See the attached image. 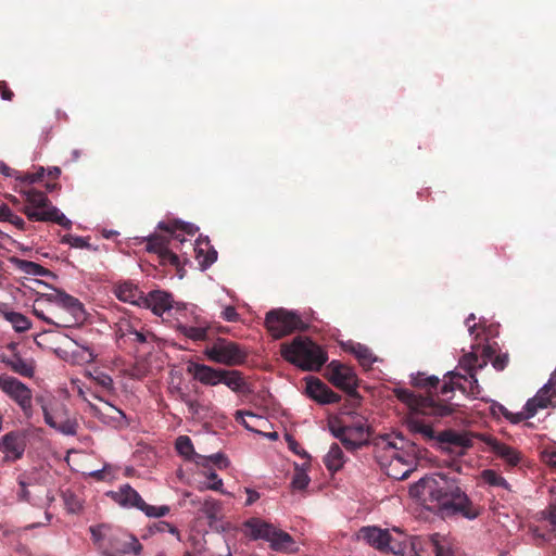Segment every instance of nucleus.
<instances>
[{
    "mask_svg": "<svg viewBox=\"0 0 556 556\" xmlns=\"http://www.w3.org/2000/svg\"><path fill=\"white\" fill-rule=\"evenodd\" d=\"M326 377L331 384L346 393L352 407L359 405L358 378L353 368L338 361H332L327 366Z\"/></svg>",
    "mask_w": 556,
    "mask_h": 556,
    "instance_id": "obj_9",
    "label": "nucleus"
},
{
    "mask_svg": "<svg viewBox=\"0 0 556 556\" xmlns=\"http://www.w3.org/2000/svg\"><path fill=\"white\" fill-rule=\"evenodd\" d=\"M0 389L20 406L27 419L33 417V393L25 383L14 377L0 376Z\"/></svg>",
    "mask_w": 556,
    "mask_h": 556,
    "instance_id": "obj_13",
    "label": "nucleus"
},
{
    "mask_svg": "<svg viewBox=\"0 0 556 556\" xmlns=\"http://www.w3.org/2000/svg\"><path fill=\"white\" fill-rule=\"evenodd\" d=\"M438 441L448 446L466 450L472 446V440L467 433H460L454 430H445L439 433ZM463 455L464 451L458 452Z\"/></svg>",
    "mask_w": 556,
    "mask_h": 556,
    "instance_id": "obj_26",
    "label": "nucleus"
},
{
    "mask_svg": "<svg viewBox=\"0 0 556 556\" xmlns=\"http://www.w3.org/2000/svg\"><path fill=\"white\" fill-rule=\"evenodd\" d=\"M4 318L12 324L13 328L17 332H24L28 330L31 326L29 319L21 313L17 312H4Z\"/></svg>",
    "mask_w": 556,
    "mask_h": 556,
    "instance_id": "obj_39",
    "label": "nucleus"
},
{
    "mask_svg": "<svg viewBox=\"0 0 556 556\" xmlns=\"http://www.w3.org/2000/svg\"><path fill=\"white\" fill-rule=\"evenodd\" d=\"M495 353L496 349L491 344H486L483 345L480 357L476 352L465 354L459 361V367L468 377L454 371L447 372L445 377L450 378V381H445L440 390V394L444 396V399L432 394L426 396L415 394L413 391L404 388L394 389V395L416 414L433 417L450 416L456 412V407L458 406L450 402L456 389L472 395L479 393L478 379L476 378L478 369L484 368L490 361L492 366L498 371L507 367L509 363L508 353L498 355H495Z\"/></svg>",
    "mask_w": 556,
    "mask_h": 556,
    "instance_id": "obj_1",
    "label": "nucleus"
},
{
    "mask_svg": "<svg viewBox=\"0 0 556 556\" xmlns=\"http://www.w3.org/2000/svg\"><path fill=\"white\" fill-rule=\"evenodd\" d=\"M111 549L110 554H127L134 553L139 554L142 549V545L139 541L132 536L125 533H117L111 539ZM109 554V552L106 553Z\"/></svg>",
    "mask_w": 556,
    "mask_h": 556,
    "instance_id": "obj_23",
    "label": "nucleus"
},
{
    "mask_svg": "<svg viewBox=\"0 0 556 556\" xmlns=\"http://www.w3.org/2000/svg\"><path fill=\"white\" fill-rule=\"evenodd\" d=\"M33 313L36 317L43 320L45 323L49 325H53L55 327H68V321L66 318H59L58 320L50 318L47 316L43 312V309L40 307V302L37 300L33 306Z\"/></svg>",
    "mask_w": 556,
    "mask_h": 556,
    "instance_id": "obj_43",
    "label": "nucleus"
},
{
    "mask_svg": "<svg viewBox=\"0 0 556 556\" xmlns=\"http://www.w3.org/2000/svg\"><path fill=\"white\" fill-rule=\"evenodd\" d=\"M389 534L390 532L387 529L368 526L359 529L358 539L365 541L376 549L383 552V549H386Z\"/></svg>",
    "mask_w": 556,
    "mask_h": 556,
    "instance_id": "obj_22",
    "label": "nucleus"
},
{
    "mask_svg": "<svg viewBox=\"0 0 556 556\" xmlns=\"http://www.w3.org/2000/svg\"><path fill=\"white\" fill-rule=\"evenodd\" d=\"M116 298L123 302L135 304L141 307L144 293L131 282H123L114 289Z\"/></svg>",
    "mask_w": 556,
    "mask_h": 556,
    "instance_id": "obj_25",
    "label": "nucleus"
},
{
    "mask_svg": "<svg viewBox=\"0 0 556 556\" xmlns=\"http://www.w3.org/2000/svg\"><path fill=\"white\" fill-rule=\"evenodd\" d=\"M222 316L227 321H237L239 319V314L237 313L236 308L233 306H227L223 313Z\"/></svg>",
    "mask_w": 556,
    "mask_h": 556,
    "instance_id": "obj_54",
    "label": "nucleus"
},
{
    "mask_svg": "<svg viewBox=\"0 0 556 556\" xmlns=\"http://www.w3.org/2000/svg\"><path fill=\"white\" fill-rule=\"evenodd\" d=\"M306 394L318 404H333L341 400V396L332 391L325 382L318 378H309L306 380Z\"/></svg>",
    "mask_w": 556,
    "mask_h": 556,
    "instance_id": "obj_17",
    "label": "nucleus"
},
{
    "mask_svg": "<svg viewBox=\"0 0 556 556\" xmlns=\"http://www.w3.org/2000/svg\"><path fill=\"white\" fill-rule=\"evenodd\" d=\"M281 356L307 371H318L328 361L327 352L306 337H296L290 343H282Z\"/></svg>",
    "mask_w": 556,
    "mask_h": 556,
    "instance_id": "obj_3",
    "label": "nucleus"
},
{
    "mask_svg": "<svg viewBox=\"0 0 556 556\" xmlns=\"http://www.w3.org/2000/svg\"><path fill=\"white\" fill-rule=\"evenodd\" d=\"M46 175V169L43 167L37 168L35 173H25L16 178L23 182L34 184L43 179Z\"/></svg>",
    "mask_w": 556,
    "mask_h": 556,
    "instance_id": "obj_49",
    "label": "nucleus"
},
{
    "mask_svg": "<svg viewBox=\"0 0 556 556\" xmlns=\"http://www.w3.org/2000/svg\"><path fill=\"white\" fill-rule=\"evenodd\" d=\"M20 490L17 497L34 506L48 508L54 501V495L46 486V477L37 469L21 473L17 478Z\"/></svg>",
    "mask_w": 556,
    "mask_h": 556,
    "instance_id": "obj_6",
    "label": "nucleus"
},
{
    "mask_svg": "<svg viewBox=\"0 0 556 556\" xmlns=\"http://www.w3.org/2000/svg\"><path fill=\"white\" fill-rule=\"evenodd\" d=\"M265 326L274 339H280L294 331L304 330L306 327L300 315L285 308L269 311L265 317Z\"/></svg>",
    "mask_w": 556,
    "mask_h": 556,
    "instance_id": "obj_11",
    "label": "nucleus"
},
{
    "mask_svg": "<svg viewBox=\"0 0 556 556\" xmlns=\"http://www.w3.org/2000/svg\"><path fill=\"white\" fill-rule=\"evenodd\" d=\"M435 556H457V551L453 539L450 536L434 533Z\"/></svg>",
    "mask_w": 556,
    "mask_h": 556,
    "instance_id": "obj_32",
    "label": "nucleus"
},
{
    "mask_svg": "<svg viewBox=\"0 0 556 556\" xmlns=\"http://www.w3.org/2000/svg\"><path fill=\"white\" fill-rule=\"evenodd\" d=\"M200 266L205 269L217 260V251L206 242H198L194 247Z\"/></svg>",
    "mask_w": 556,
    "mask_h": 556,
    "instance_id": "obj_29",
    "label": "nucleus"
},
{
    "mask_svg": "<svg viewBox=\"0 0 556 556\" xmlns=\"http://www.w3.org/2000/svg\"><path fill=\"white\" fill-rule=\"evenodd\" d=\"M26 204L22 205L20 211L26 215L31 222H51L60 225L65 229L72 227V222L60 212L48 199L43 191L35 188H26L21 190Z\"/></svg>",
    "mask_w": 556,
    "mask_h": 556,
    "instance_id": "obj_4",
    "label": "nucleus"
},
{
    "mask_svg": "<svg viewBox=\"0 0 556 556\" xmlns=\"http://www.w3.org/2000/svg\"><path fill=\"white\" fill-rule=\"evenodd\" d=\"M0 94L3 100L11 101L14 97L13 91L8 87L5 81H0Z\"/></svg>",
    "mask_w": 556,
    "mask_h": 556,
    "instance_id": "obj_58",
    "label": "nucleus"
},
{
    "mask_svg": "<svg viewBox=\"0 0 556 556\" xmlns=\"http://www.w3.org/2000/svg\"><path fill=\"white\" fill-rule=\"evenodd\" d=\"M223 368H214L205 364L191 362L188 364L187 372L204 386L215 387L220 383Z\"/></svg>",
    "mask_w": 556,
    "mask_h": 556,
    "instance_id": "obj_18",
    "label": "nucleus"
},
{
    "mask_svg": "<svg viewBox=\"0 0 556 556\" xmlns=\"http://www.w3.org/2000/svg\"><path fill=\"white\" fill-rule=\"evenodd\" d=\"M408 427L413 432L420 433L422 437L427 439L434 438V431L430 425L425 424L422 420L418 418H410L408 421Z\"/></svg>",
    "mask_w": 556,
    "mask_h": 556,
    "instance_id": "obj_42",
    "label": "nucleus"
},
{
    "mask_svg": "<svg viewBox=\"0 0 556 556\" xmlns=\"http://www.w3.org/2000/svg\"><path fill=\"white\" fill-rule=\"evenodd\" d=\"M480 440L488 445L491 451L502 458L508 466H517L520 460V454L511 446L498 441L495 437L489 434H479Z\"/></svg>",
    "mask_w": 556,
    "mask_h": 556,
    "instance_id": "obj_19",
    "label": "nucleus"
},
{
    "mask_svg": "<svg viewBox=\"0 0 556 556\" xmlns=\"http://www.w3.org/2000/svg\"><path fill=\"white\" fill-rule=\"evenodd\" d=\"M63 243H67L72 248L77 249H91V245L89 244L87 238L84 237H77L72 235H65L62 240Z\"/></svg>",
    "mask_w": 556,
    "mask_h": 556,
    "instance_id": "obj_48",
    "label": "nucleus"
},
{
    "mask_svg": "<svg viewBox=\"0 0 556 556\" xmlns=\"http://www.w3.org/2000/svg\"><path fill=\"white\" fill-rule=\"evenodd\" d=\"M410 494L444 515H462L475 519L478 513L462 486L460 480L445 473L421 478L410 488Z\"/></svg>",
    "mask_w": 556,
    "mask_h": 556,
    "instance_id": "obj_2",
    "label": "nucleus"
},
{
    "mask_svg": "<svg viewBox=\"0 0 556 556\" xmlns=\"http://www.w3.org/2000/svg\"><path fill=\"white\" fill-rule=\"evenodd\" d=\"M412 383L414 387L417 388L432 389L437 388V386L439 384V378L435 376L424 377V375L419 374L417 377L413 378Z\"/></svg>",
    "mask_w": 556,
    "mask_h": 556,
    "instance_id": "obj_46",
    "label": "nucleus"
},
{
    "mask_svg": "<svg viewBox=\"0 0 556 556\" xmlns=\"http://www.w3.org/2000/svg\"><path fill=\"white\" fill-rule=\"evenodd\" d=\"M351 351L363 367L369 368L376 362V357L374 356L371 350L366 345L356 343L352 346Z\"/></svg>",
    "mask_w": 556,
    "mask_h": 556,
    "instance_id": "obj_37",
    "label": "nucleus"
},
{
    "mask_svg": "<svg viewBox=\"0 0 556 556\" xmlns=\"http://www.w3.org/2000/svg\"><path fill=\"white\" fill-rule=\"evenodd\" d=\"M173 306L172 294L163 290H153L143 295L141 307L150 308L156 316H162Z\"/></svg>",
    "mask_w": 556,
    "mask_h": 556,
    "instance_id": "obj_20",
    "label": "nucleus"
},
{
    "mask_svg": "<svg viewBox=\"0 0 556 556\" xmlns=\"http://www.w3.org/2000/svg\"><path fill=\"white\" fill-rule=\"evenodd\" d=\"M245 492L248 495L247 501H245L247 506H251L253 503H255L260 498V493L255 490L245 489Z\"/></svg>",
    "mask_w": 556,
    "mask_h": 556,
    "instance_id": "obj_61",
    "label": "nucleus"
},
{
    "mask_svg": "<svg viewBox=\"0 0 556 556\" xmlns=\"http://www.w3.org/2000/svg\"><path fill=\"white\" fill-rule=\"evenodd\" d=\"M201 510L212 525L220 518L222 503L214 498H205L202 503Z\"/></svg>",
    "mask_w": 556,
    "mask_h": 556,
    "instance_id": "obj_36",
    "label": "nucleus"
},
{
    "mask_svg": "<svg viewBox=\"0 0 556 556\" xmlns=\"http://www.w3.org/2000/svg\"><path fill=\"white\" fill-rule=\"evenodd\" d=\"M92 380L104 391L112 392L114 390L113 379L104 372H96V375L92 376Z\"/></svg>",
    "mask_w": 556,
    "mask_h": 556,
    "instance_id": "obj_47",
    "label": "nucleus"
},
{
    "mask_svg": "<svg viewBox=\"0 0 556 556\" xmlns=\"http://www.w3.org/2000/svg\"><path fill=\"white\" fill-rule=\"evenodd\" d=\"M181 401L187 405L192 417H204L208 412V406L198 400H192L186 394L181 395Z\"/></svg>",
    "mask_w": 556,
    "mask_h": 556,
    "instance_id": "obj_41",
    "label": "nucleus"
},
{
    "mask_svg": "<svg viewBox=\"0 0 556 556\" xmlns=\"http://www.w3.org/2000/svg\"><path fill=\"white\" fill-rule=\"evenodd\" d=\"M175 447L176 451L188 460L192 459L193 456L201 457L194 453L192 441L188 435L178 437L175 443Z\"/></svg>",
    "mask_w": 556,
    "mask_h": 556,
    "instance_id": "obj_40",
    "label": "nucleus"
},
{
    "mask_svg": "<svg viewBox=\"0 0 556 556\" xmlns=\"http://www.w3.org/2000/svg\"><path fill=\"white\" fill-rule=\"evenodd\" d=\"M235 419L237 422H240L247 430L258 432L256 426L260 422H265L263 418L250 410H237L235 414Z\"/></svg>",
    "mask_w": 556,
    "mask_h": 556,
    "instance_id": "obj_33",
    "label": "nucleus"
},
{
    "mask_svg": "<svg viewBox=\"0 0 556 556\" xmlns=\"http://www.w3.org/2000/svg\"><path fill=\"white\" fill-rule=\"evenodd\" d=\"M105 526H99V527H91L90 532L94 541H100L103 539V530H105Z\"/></svg>",
    "mask_w": 556,
    "mask_h": 556,
    "instance_id": "obj_63",
    "label": "nucleus"
},
{
    "mask_svg": "<svg viewBox=\"0 0 556 556\" xmlns=\"http://www.w3.org/2000/svg\"><path fill=\"white\" fill-rule=\"evenodd\" d=\"M63 498L68 511L77 513L81 509V501L75 493L66 491L63 493Z\"/></svg>",
    "mask_w": 556,
    "mask_h": 556,
    "instance_id": "obj_45",
    "label": "nucleus"
},
{
    "mask_svg": "<svg viewBox=\"0 0 556 556\" xmlns=\"http://www.w3.org/2000/svg\"><path fill=\"white\" fill-rule=\"evenodd\" d=\"M532 416H530L529 412H527L525 409V412H519V413H511V416H507V420H509L511 424H519L526 419H529L531 418Z\"/></svg>",
    "mask_w": 556,
    "mask_h": 556,
    "instance_id": "obj_57",
    "label": "nucleus"
},
{
    "mask_svg": "<svg viewBox=\"0 0 556 556\" xmlns=\"http://www.w3.org/2000/svg\"><path fill=\"white\" fill-rule=\"evenodd\" d=\"M177 331L192 341H205L207 339V328L203 326H188L179 323Z\"/></svg>",
    "mask_w": 556,
    "mask_h": 556,
    "instance_id": "obj_34",
    "label": "nucleus"
},
{
    "mask_svg": "<svg viewBox=\"0 0 556 556\" xmlns=\"http://www.w3.org/2000/svg\"><path fill=\"white\" fill-rule=\"evenodd\" d=\"M26 448V435L22 431H10L0 439V451L7 459L17 460Z\"/></svg>",
    "mask_w": 556,
    "mask_h": 556,
    "instance_id": "obj_16",
    "label": "nucleus"
},
{
    "mask_svg": "<svg viewBox=\"0 0 556 556\" xmlns=\"http://www.w3.org/2000/svg\"><path fill=\"white\" fill-rule=\"evenodd\" d=\"M344 454L339 444H331L327 455L325 456L324 463L328 470L338 471L343 467Z\"/></svg>",
    "mask_w": 556,
    "mask_h": 556,
    "instance_id": "obj_31",
    "label": "nucleus"
},
{
    "mask_svg": "<svg viewBox=\"0 0 556 556\" xmlns=\"http://www.w3.org/2000/svg\"><path fill=\"white\" fill-rule=\"evenodd\" d=\"M8 223L14 225L18 230H26L25 220L14 213L12 214Z\"/></svg>",
    "mask_w": 556,
    "mask_h": 556,
    "instance_id": "obj_60",
    "label": "nucleus"
},
{
    "mask_svg": "<svg viewBox=\"0 0 556 556\" xmlns=\"http://www.w3.org/2000/svg\"><path fill=\"white\" fill-rule=\"evenodd\" d=\"M382 553H392L395 556H415L416 544L410 542L402 533L397 538L389 534L386 549Z\"/></svg>",
    "mask_w": 556,
    "mask_h": 556,
    "instance_id": "obj_24",
    "label": "nucleus"
},
{
    "mask_svg": "<svg viewBox=\"0 0 556 556\" xmlns=\"http://www.w3.org/2000/svg\"><path fill=\"white\" fill-rule=\"evenodd\" d=\"M204 354L210 361L228 367L243 365L248 358V352L239 343L225 338H217Z\"/></svg>",
    "mask_w": 556,
    "mask_h": 556,
    "instance_id": "obj_10",
    "label": "nucleus"
},
{
    "mask_svg": "<svg viewBox=\"0 0 556 556\" xmlns=\"http://www.w3.org/2000/svg\"><path fill=\"white\" fill-rule=\"evenodd\" d=\"M382 446L383 450H394L395 452L391 455V457L397 459L399 462H403V457L399 454V450L402 446H399L397 442L391 438V435L386 434L380 438V442L378 443Z\"/></svg>",
    "mask_w": 556,
    "mask_h": 556,
    "instance_id": "obj_44",
    "label": "nucleus"
},
{
    "mask_svg": "<svg viewBox=\"0 0 556 556\" xmlns=\"http://www.w3.org/2000/svg\"><path fill=\"white\" fill-rule=\"evenodd\" d=\"M7 365L16 374L30 378L35 372V364L31 359H24L20 355H13L7 362Z\"/></svg>",
    "mask_w": 556,
    "mask_h": 556,
    "instance_id": "obj_30",
    "label": "nucleus"
},
{
    "mask_svg": "<svg viewBox=\"0 0 556 556\" xmlns=\"http://www.w3.org/2000/svg\"><path fill=\"white\" fill-rule=\"evenodd\" d=\"M154 338V334L150 331L137 330V332H132V337L129 340L135 343L144 344L153 341Z\"/></svg>",
    "mask_w": 556,
    "mask_h": 556,
    "instance_id": "obj_51",
    "label": "nucleus"
},
{
    "mask_svg": "<svg viewBox=\"0 0 556 556\" xmlns=\"http://www.w3.org/2000/svg\"><path fill=\"white\" fill-rule=\"evenodd\" d=\"M416 544V554L419 556H435L434 533L414 541Z\"/></svg>",
    "mask_w": 556,
    "mask_h": 556,
    "instance_id": "obj_38",
    "label": "nucleus"
},
{
    "mask_svg": "<svg viewBox=\"0 0 556 556\" xmlns=\"http://www.w3.org/2000/svg\"><path fill=\"white\" fill-rule=\"evenodd\" d=\"M35 401L41 407L45 422L49 427L66 435H75L77 433V420H63L61 422L55 420V401L43 395H37Z\"/></svg>",
    "mask_w": 556,
    "mask_h": 556,
    "instance_id": "obj_15",
    "label": "nucleus"
},
{
    "mask_svg": "<svg viewBox=\"0 0 556 556\" xmlns=\"http://www.w3.org/2000/svg\"><path fill=\"white\" fill-rule=\"evenodd\" d=\"M159 228L165 230L169 236L157 233L151 235L147 239V251L150 253H155L161 265H172L178 267L179 257L170 249L172 240L175 239L184 242V239H180L179 235H176V230L181 229L185 232L192 235L194 232V227L190 224L176 222L174 225L160 223Z\"/></svg>",
    "mask_w": 556,
    "mask_h": 556,
    "instance_id": "obj_5",
    "label": "nucleus"
},
{
    "mask_svg": "<svg viewBox=\"0 0 556 556\" xmlns=\"http://www.w3.org/2000/svg\"><path fill=\"white\" fill-rule=\"evenodd\" d=\"M55 420L61 422L63 420H76L67 415V410L64 405H55Z\"/></svg>",
    "mask_w": 556,
    "mask_h": 556,
    "instance_id": "obj_55",
    "label": "nucleus"
},
{
    "mask_svg": "<svg viewBox=\"0 0 556 556\" xmlns=\"http://www.w3.org/2000/svg\"><path fill=\"white\" fill-rule=\"evenodd\" d=\"M481 480L490 486L503 488L507 491H511L510 484L507 480L498 472L493 469H484L480 473Z\"/></svg>",
    "mask_w": 556,
    "mask_h": 556,
    "instance_id": "obj_35",
    "label": "nucleus"
},
{
    "mask_svg": "<svg viewBox=\"0 0 556 556\" xmlns=\"http://www.w3.org/2000/svg\"><path fill=\"white\" fill-rule=\"evenodd\" d=\"M208 480L212 481L211 484L207 485V489L214 490V491H220L223 486V480L217 476L216 472L211 471L207 476Z\"/></svg>",
    "mask_w": 556,
    "mask_h": 556,
    "instance_id": "obj_53",
    "label": "nucleus"
},
{
    "mask_svg": "<svg viewBox=\"0 0 556 556\" xmlns=\"http://www.w3.org/2000/svg\"><path fill=\"white\" fill-rule=\"evenodd\" d=\"M248 535L252 540H265L269 542L271 549L276 552H294V540L286 531L260 518H250L244 522Z\"/></svg>",
    "mask_w": 556,
    "mask_h": 556,
    "instance_id": "obj_8",
    "label": "nucleus"
},
{
    "mask_svg": "<svg viewBox=\"0 0 556 556\" xmlns=\"http://www.w3.org/2000/svg\"><path fill=\"white\" fill-rule=\"evenodd\" d=\"M13 212L7 204L0 205V222H9Z\"/></svg>",
    "mask_w": 556,
    "mask_h": 556,
    "instance_id": "obj_62",
    "label": "nucleus"
},
{
    "mask_svg": "<svg viewBox=\"0 0 556 556\" xmlns=\"http://www.w3.org/2000/svg\"><path fill=\"white\" fill-rule=\"evenodd\" d=\"M548 522L552 526V531L556 536V506H552L548 513Z\"/></svg>",
    "mask_w": 556,
    "mask_h": 556,
    "instance_id": "obj_64",
    "label": "nucleus"
},
{
    "mask_svg": "<svg viewBox=\"0 0 556 556\" xmlns=\"http://www.w3.org/2000/svg\"><path fill=\"white\" fill-rule=\"evenodd\" d=\"M112 498L122 506L135 507L143 511L148 517H163L169 513V507L166 505L156 507L147 504L129 484H124L118 491L112 492Z\"/></svg>",
    "mask_w": 556,
    "mask_h": 556,
    "instance_id": "obj_12",
    "label": "nucleus"
},
{
    "mask_svg": "<svg viewBox=\"0 0 556 556\" xmlns=\"http://www.w3.org/2000/svg\"><path fill=\"white\" fill-rule=\"evenodd\" d=\"M157 531L160 532H169L172 534H176L177 536H179V532L177 530L176 527H174L173 525L168 523V522H165V521H160L159 525H157Z\"/></svg>",
    "mask_w": 556,
    "mask_h": 556,
    "instance_id": "obj_59",
    "label": "nucleus"
},
{
    "mask_svg": "<svg viewBox=\"0 0 556 556\" xmlns=\"http://www.w3.org/2000/svg\"><path fill=\"white\" fill-rule=\"evenodd\" d=\"M206 459L216 465L219 469L226 468L229 464L227 457L223 453L213 454L206 457Z\"/></svg>",
    "mask_w": 556,
    "mask_h": 556,
    "instance_id": "obj_52",
    "label": "nucleus"
},
{
    "mask_svg": "<svg viewBox=\"0 0 556 556\" xmlns=\"http://www.w3.org/2000/svg\"><path fill=\"white\" fill-rule=\"evenodd\" d=\"M222 372L220 383L228 387L232 392L238 394H248L251 392L250 384L242 371L223 368Z\"/></svg>",
    "mask_w": 556,
    "mask_h": 556,
    "instance_id": "obj_21",
    "label": "nucleus"
},
{
    "mask_svg": "<svg viewBox=\"0 0 556 556\" xmlns=\"http://www.w3.org/2000/svg\"><path fill=\"white\" fill-rule=\"evenodd\" d=\"M10 262L14 265V267L17 270L26 275L40 277L53 276L51 270L31 261L22 260L14 256L10 258Z\"/></svg>",
    "mask_w": 556,
    "mask_h": 556,
    "instance_id": "obj_28",
    "label": "nucleus"
},
{
    "mask_svg": "<svg viewBox=\"0 0 556 556\" xmlns=\"http://www.w3.org/2000/svg\"><path fill=\"white\" fill-rule=\"evenodd\" d=\"M43 298L50 304H55L68 313L70 317H65L70 320L68 327L85 320L86 312L84 309V305L78 299L71 294H67L60 289H53L52 293L45 294Z\"/></svg>",
    "mask_w": 556,
    "mask_h": 556,
    "instance_id": "obj_14",
    "label": "nucleus"
},
{
    "mask_svg": "<svg viewBox=\"0 0 556 556\" xmlns=\"http://www.w3.org/2000/svg\"><path fill=\"white\" fill-rule=\"evenodd\" d=\"M552 387L549 383H546L532 399L527 401L525 409L529 412L530 416H534L539 409L548 407L551 404L549 390Z\"/></svg>",
    "mask_w": 556,
    "mask_h": 556,
    "instance_id": "obj_27",
    "label": "nucleus"
},
{
    "mask_svg": "<svg viewBox=\"0 0 556 556\" xmlns=\"http://www.w3.org/2000/svg\"><path fill=\"white\" fill-rule=\"evenodd\" d=\"M308 483H309V478L303 471L295 472V475L292 478V482H291L292 488L295 490H304L308 485Z\"/></svg>",
    "mask_w": 556,
    "mask_h": 556,
    "instance_id": "obj_50",
    "label": "nucleus"
},
{
    "mask_svg": "<svg viewBox=\"0 0 556 556\" xmlns=\"http://www.w3.org/2000/svg\"><path fill=\"white\" fill-rule=\"evenodd\" d=\"M332 435L340 440L348 451H356L368 443L370 429L363 416H356L351 424H344L340 418L328 421Z\"/></svg>",
    "mask_w": 556,
    "mask_h": 556,
    "instance_id": "obj_7",
    "label": "nucleus"
},
{
    "mask_svg": "<svg viewBox=\"0 0 556 556\" xmlns=\"http://www.w3.org/2000/svg\"><path fill=\"white\" fill-rule=\"evenodd\" d=\"M132 332H137V329L130 324V323H125V324H121L119 326V337L121 338H131L132 337Z\"/></svg>",
    "mask_w": 556,
    "mask_h": 556,
    "instance_id": "obj_56",
    "label": "nucleus"
}]
</instances>
